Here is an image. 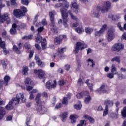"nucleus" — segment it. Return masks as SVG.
Here are the masks:
<instances>
[{"label":"nucleus","mask_w":126,"mask_h":126,"mask_svg":"<svg viewBox=\"0 0 126 126\" xmlns=\"http://www.w3.org/2000/svg\"><path fill=\"white\" fill-rule=\"evenodd\" d=\"M59 1H64V4H62L61 3H58L56 4L55 7H61L63 6L64 8H61L60 9V11L62 13V18L63 19V25L65 27H67V17H68V15L66 11H67V8L69 7V3L67 2L66 0H58Z\"/></svg>","instance_id":"1"},{"label":"nucleus","mask_w":126,"mask_h":126,"mask_svg":"<svg viewBox=\"0 0 126 126\" xmlns=\"http://www.w3.org/2000/svg\"><path fill=\"white\" fill-rule=\"evenodd\" d=\"M104 4H105V6H103L102 8L100 6H97L96 9L93 12L92 15L94 17H96L98 18L99 16H100V14H99V11L101 10L102 13H104L105 11H107L108 9H110L111 7V2L110 1L105 2Z\"/></svg>","instance_id":"2"},{"label":"nucleus","mask_w":126,"mask_h":126,"mask_svg":"<svg viewBox=\"0 0 126 126\" xmlns=\"http://www.w3.org/2000/svg\"><path fill=\"white\" fill-rule=\"evenodd\" d=\"M43 30H44V27H40L38 28L37 31L38 32L37 34V36H35V42L37 43H41L42 49V50H45L47 47V40L45 38H43L42 41V36L40 35V33L43 32Z\"/></svg>","instance_id":"3"},{"label":"nucleus","mask_w":126,"mask_h":126,"mask_svg":"<svg viewBox=\"0 0 126 126\" xmlns=\"http://www.w3.org/2000/svg\"><path fill=\"white\" fill-rule=\"evenodd\" d=\"M41 93H39L36 95V98L35 99L36 101V111L39 112L40 114L41 115H44L46 112H47V109L45 107H43L42 106V101H41Z\"/></svg>","instance_id":"4"},{"label":"nucleus","mask_w":126,"mask_h":126,"mask_svg":"<svg viewBox=\"0 0 126 126\" xmlns=\"http://www.w3.org/2000/svg\"><path fill=\"white\" fill-rule=\"evenodd\" d=\"M86 48H87V45L85 44L84 41L77 42L74 50V54H77L79 52V50L82 51V50Z\"/></svg>","instance_id":"5"},{"label":"nucleus","mask_w":126,"mask_h":126,"mask_svg":"<svg viewBox=\"0 0 126 126\" xmlns=\"http://www.w3.org/2000/svg\"><path fill=\"white\" fill-rule=\"evenodd\" d=\"M20 99L22 100V103H25L26 101V98L24 97V95L23 93H19L16 95V98H14L12 99V104H15V105H17V104H19V102H20Z\"/></svg>","instance_id":"6"},{"label":"nucleus","mask_w":126,"mask_h":126,"mask_svg":"<svg viewBox=\"0 0 126 126\" xmlns=\"http://www.w3.org/2000/svg\"><path fill=\"white\" fill-rule=\"evenodd\" d=\"M67 36L66 35H60L56 37L54 39L55 45H61V43L63 42V40H66Z\"/></svg>","instance_id":"7"},{"label":"nucleus","mask_w":126,"mask_h":126,"mask_svg":"<svg viewBox=\"0 0 126 126\" xmlns=\"http://www.w3.org/2000/svg\"><path fill=\"white\" fill-rule=\"evenodd\" d=\"M124 46L121 43L114 44L112 47V51L113 52H120L122 50H124Z\"/></svg>","instance_id":"8"},{"label":"nucleus","mask_w":126,"mask_h":126,"mask_svg":"<svg viewBox=\"0 0 126 126\" xmlns=\"http://www.w3.org/2000/svg\"><path fill=\"white\" fill-rule=\"evenodd\" d=\"M7 24L8 23H10V19H9V17H8V14L7 13H5L3 14L2 15H1V14L0 13V22L1 23H3L4 21H6V20H7Z\"/></svg>","instance_id":"9"},{"label":"nucleus","mask_w":126,"mask_h":126,"mask_svg":"<svg viewBox=\"0 0 126 126\" xmlns=\"http://www.w3.org/2000/svg\"><path fill=\"white\" fill-rule=\"evenodd\" d=\"M46 86L47 89L56 88V87H57V80H54L53 83L51 80L47 81L46 83Z\"/></svg>","instance_id":"10"},{"label":"nucleus","mask_w":126,"mask_h":126,"mask_svg":"<svg viewBox=\"0 0 126 126\" xmlns=\"http://www.w3.org/2000/svg\"><path fill=\"white\" fill-rule=\"evenodd\" d=\"M34 73L36 74H38V77L40 79H45V71H43L42 69L39 70H34Z\"/></svg>","instance_id":"11"},{"label":"nucleus","mask_w":126,"mask_h":126,"mask_svg":"<svg viewBox=\"0 0 126 126\" xmlns=\"http://www.w3.org/2000/svg\"><path fill=\"white\" fill-rule=\"evenodd\" d=\"M13 15L16 18H20L24 16V13L20 9H15L13 11Z\"/></svg>","instance_id":"12"},{"label":"nucleus","mask_w":126,"mask_h":126,"mask_svg":"<svg viewBox=\"0 0 126 126\" xmlns=\"http://www.w3.org/2000/svg\"><path fill=\"white\" fill-rule=\"evenodd\" d=\"M18 47L16 45H14L13 46V50L14 51L16 54H18V55L20 54L21 51L20 50L22 49V47H23V43H19L18 44Z\"/></svg>","instance_id":"13"},{"label":"nucleus","mask_w":126,"mask_h":126,"mask_svg":"<svg viewBox=\"0 0 126 126\" xmlns=\"http://www.w3.org/2000/svg\"><path fill=\"white\" fill-rule=\"evenodd\" d=\"M105 30H107V25H104L98 32H96L94 33L95 37H100V36L105 32Z\"/></svg>","instance_id":"14"},{"label":"nucleus","mask_w":126,"mask_h":126,"mask_svg":"<svg viewBox=\"0 0 126 126\" xmlns=\"http://www.w3.org/2000/svg\"><path fill=\"white\" fill-rule=\"evenodd\" d=\"M19 27V26H17L15 23L12 24V28L10 30V32L11 35H15V34H16V28H17L18 30H20V28Z\"/></svg>","instance_id":"15"},{"label":"nucleus","mask_w":126,"mask_h":126,"mask_svg":"<svg viewBox=\"0 0 126 126\" xmlns=\"http://www.w3.org/2000/svg\"><path fill=\"white\" fill-rule=\"evenodd\" d=\"M55 11H52L49 12L50 19L51 22V26H52V27H54L55 26V16L54 15L55 14Z\"/></svg>","instance_id":"16"},{"label":"nucleus","mask_w":126,"mask_h":126,"mask_svg":"<svg viewBox=\"0 0 126 126\" xmlns=\"http://www.w3.org/2000/svg\"><path fill=\"white\" fill-rule=\"evenodd\" d=\"M104 104L105 106V108L109 109V108H111V107H113L114 106V101L110 100V99H107L104 100Z\"/></svg>","instance_id":"17"},{"label":"nucleus","mask_w":126,"mask_h":126,"mask_svg":"<svg viewBox=\"0 0 126 126\" xmlns=\"http://www.w3.org/2000/svg\"><path fill=\"white\" fill-rule=\"evenodd\" d=\"M114 39V30H109L107 32V40L108 42H111Z\"/></svg>","instance_id":"18"},{"label":"nucleus","mask_w":126,"mask_h":126,"mask_svg":"<svg viewBox=\"0 0 126 126\" xmlns=\"http://www.w3.org/2000/svg\"><path fill=\"white\" fill-rule=\"evenodd\" d=\"M24 83L26 86H28L29 84H30V85H34V83L32 81V80H31L30 78H26L25 80Z\"/></svg>","instance_id":"19"},{"label":"nucleus","mask_w":126,"mask_h":126,"mask_svg":"<svg viewBox=\"0 0 126 126\" xmlns=\"http://www.w3.org/2000/svg\"><path fill=\"white\" fill-rule=\"evenodd\" d=\"M0 63L4 69H7V64L9 63V62L7 60H1Z\"/></svg>","instance_id":"20"},{"label":"nucleus","mask_w":126,"mask_h":126,"mask_svg":"<svg viewBox=\"0 0 126 126\" xmlns=\"http://www.w3.org/2000/svg\"><path fill=\"white\" fill-rule=\"evenodd\" d=\"M70 119L71 120V122L72 124H74L76 122V119H78V116L76 115H71L70 116Z\"/></svg>","instance_id":"21"},{"label":"nucleus","mask_w":126,"mask_h":126,"mask_svg":"<svg viewBox=\"0 0 126 126\" xmlns=\"http://www.w3.org/2000/svg\"><path fill=\"white\" fill-rule=\"evenodd\" d=\"M5 115V110H4V108L2 107H0V120H1L4 115Z\"/></svg>","instance_id":"22"},{"label":"nucleus","mask_w":126,"mask_h":126,"mask_svg":"<svg viewBox=\"0 0 126 126\" xmlns=\"http://www.w3.org/2000/svg\"><path fill=\"white\" fill-rule=\"evenodd\" d=\"M68 115V113L67 112H64L62 113V114L61 115L62 119V122H65L66 120V118H67V116Z\"/></svg>","instance_id":"23"},{"label":"nucleus","mask_w":126,"mask_h":126,"mask_svg":"<svg viewBox=\"0 0 126 126\" xmlns=\"http://www.w3.org/2000/svg\"><path fill=\"white\" fill-rule=\"evenodd\" d=\"M111 72L114 73V74H118V71H117V67H116V65L112 64L111 66Z\"/></svg>","instance_id":"24"},{"label":"nucleus","mask_w":126,"mask_h":126,"mask_svg":"<svg viewBox=\"0 0 126 126\" xmlns=\"http://www.w3.org/2000/svg\"><path fill=\"white\" fill-rule=\"evenodd\" d=\"M65 48H58V53L59 57H60V58H62L63 57V50H65Z\"/></svg>","instance_id":"25"},{"label":"nucleus","mask_w":126,"mask_h":126,"mask_svg":"<svg viewBox=\"0 0 126 126\" xmlns=\"http://www.w3.org/2000/svg\"><path fill=\"white\" fill-rule=\"evenodd\" d=\"M108 18H111V19H112V20H117V19H119V18H121V17L120 16H114L111 14H110L108 15Z\"/></svg>","instance_id":"26"},{"label":"nucleus","mask_w":126,"mask_h":126,"mask_svg":"<svg viewBox=\"0 0 126 126\" xmlns=\"http://www.w3.org/2000/svg\"><path fill=\"white\" fill-rule=\"evenodd\" d=\"M111 62H117L118 63H120L121 58L119 56L115 57L111 60Z\"/></svg>","instance_id":"27"},{"label":"nucleus","mask_w":126,"mask_h":126,"mask_svg":"<svg viewBox=\"0 0 126 126\" xmlns=\"http://www.w3.org/2000/svg\"><path fill=\"white\" fill-rule=\"evenodd\" d=\"M117 27H118V28H119L121 31H125V30H126V24H124V28H123L122 27V25H121V23H119L117 24Z\"/></svg>","instance_id":"28"},{"label":"nucleus","mask_w":126,"mask_h":126,"mask_svg":"<svg viewBox=\"0 0 126 126\" xmlns=\"http://www.w3.org/2000/svg\"><path fill=\"white\" fill-rule=\"evenodd\" d=\"M9 80H10V77L9 76L6 75L4 77V81L5 83V86L8 85V82H9Z\"/></svg>","instance_id":"29"},{"label":"nucleus","mask_w":126,"mask_h":126,"mask_svg":"<svg viewBox=\"0 0 126 126\" xmlns=\"http://www.w3.org/2000/svg\"><path fill=\"white\" fill-rule=\"evenodd\" d=\"M87 63H88V65H89V64H90V66H92V67H93V66L95 65V62L91 59H89L88 60Z\"/></svg>","instance_id":"30"},{"label":"nucleus","mask_w":126,"mask_h":126,"mask_svg":"<svg viewBox=\"0 0 126 126\" xmlns=\"http://www.w3.org/2000/svg\"><path fill=\"white\" fill-rule=\"evenodd\" d=\"M84 118L85 119H87V120H88L90 122V123H93L94 122V119L89 116L84 115Z\"/></svg>","instance_id":"31"},{"label":"nucleus","mask_w":126,"mask_h":126,"mask_svg":"<svg viewBox=\"0 0 126 126\" xmlns=\"http://www.w3.org/2000/svg\"><path fill=\"white\" fill-rule=\"evenodd\" d=\"M12 102L10 101L9 103L6 106V109L7 110H11L13 109V106L12 105Z\"/></svg>","instance_id":"32"},{"label":"nucleus","mask_w":126,"mask_h":126,"mask_svg":"<svg viewBox=\"0 0 126 126\" xmlns=\"http://www.w3.org/2000/svg\"><path fill=\"white\" fill-rule=\"evenodd\" d=\"M67 13L69 14V15H70L71 18L73 19V20H75V21H78V19L77 18H76V17L74 16L73 14H72L71 13V11L69 10L68 11Z\"/></svg>","instance_id":"33"},{"label":"nucleus","mask_w":126,"mask_h":126,"mask_svg":"<svg viewBox=\"0 0 126 126\" xmlns=\"http://www.w3.org/2000/svg\"><path fill=\"white\" fill-rule=\"evenodd\" d=\"M85 32L87 34H91L92 32H93V29H91L90 28H86L85 29Z\"/></svg>","instance_id":"34"},{"label":"nucleus","mask_w":126,"mask_h":126,"mask_svg":"<svg viewBox=\"0 0 126 126\" xmlns=\"http://www.w3.org/2000/svg\"><path fill=\"white\" fill-rule=\"evenodd\" d=\"M75 31L77 33H82L84 31V29H83V28L82 27H78L76 28Z\"/></svg>","instance_id":"35"},{"label":"nucleus","mask_w":126,"mask_h":126,"mask_svg":"<svg viewBox=\"0 0 126 126\" xmlns=\"http://www.w3.org/2000/svg\"><path fill=\"white\" fill-rule=\"evenodd\" d=\"M121 114L122 117H124V118H126V106L124 107L123 109L121 111Z\"/></svg>","instance_id":"36"},{"label":"nucleus","mask_w":126,"mask_h":126,"mask_svg":"<svg viewBox=\"0 0 126 126\" xmlns=\"http://www.w3.org/2000/svg\"><path fill=\"white\" fill-rule=\"evenodd\" d=\"M91 101V97L90 96H88L85 98L84 102L85 104H89Z\"/></svg>","instance_id":"37"},{"label":"nucleus","mask_w":126,"mask_h":126,"mask_svg":"<svg viewBox=\"0 0 126 126\" xmlns=\"http://www.w3.org/2000/svg\"><path fill=\"white\" fill-rule=\"evenodd\" d=\"M0 48H5V42L2 41L1 37H0Z\"/></svg>","instance_id":"38"},{"label":"nucleus","mask_w":126,"mask_h":126,"mask_svg":"<svg viewBox=\"0 0 126 126\" xmlns=\"http://www.w3.org/2000/svg\"><path fill=\"white\" fill-rule=\"evenodd\" d=\"M23 40H32V35H25L22 37Z\"/></svg>","instance_id":"39"},{"label":"nucleus","mask_w":126,"mask_h":126,"mask_svg":"<svg viewBox=\"0 0 126 126\" xmlns=\"http://www.w3.org/2000/svg\"><path fill=\"white\" fill-rule=\"evenodd\" d=\"M105 88V85H102L99 88V91L101 93H107V91L104 90Z\"/></svg>","instance_id":"40"},{"label":"nucleus","mask_w":126,"mask_h":126,"mask_svg":"<svg viewBox=\"0 0 126 126\" xmlns=\"http://www.w3.org/2000/svg\"><path fill=\"white\" fill-rule=\"evenodd\" d=\"M71 5L73 8L75 9H78V5L77 4V3L76 2H71Z\"/></svg>","instance_id":"41"},{"label":"nucleus","mask_w":126,"mask_h":126,"mask_svg":"<svg viewBox=\"0 0 126 126\" xmlns=\"http://www.w3.org/2000/svg\"><path fill=\"white\" fill-rule=\"evenodd\" d=\"M21 2L24 5H28L29 4V1L28 0H21Z\"/></svg>","instance_id":"42"},{"label":"nucleus","mask_w":126,"mask_h":126,"mask_svg":"<svg viewBox=\"0 0 126 126\" xmlns=\"http://www.w3.org/2000/svg\"><path fill=\"white\" fill-rule=\"evenodd\" d=\"M115 74L114 73H109L107 74L106 76L108 78H110V79H112V78H114V76Z\"/></svg>","instance_id":"43"},{"label":"nucleus","mask_w":126,"mask_h":126,"mask_svg":"<svg viewBox=\"0 0 126 126\" xmlns=\"http://www.w3.org/2000/svg\"><path fill=\"white\" fill-rule=\"evenodd\" d=\"M27 71H28V67H23V72L24 75H26V74L27 73Z\"/></svg>","instance_id":"44"},{"label":"nucleus","mask_w":126,"mask_h":126,"mask_svg":"<svg viewBox=\"0 0 126 126\" xmlns=\"http://www.w3.org/2000/svg\"><path fill=\"white\" fill-rule=\"evenodd\" d=\"M77 84L79 85V86H82V85H83L84 83L83 81H82V79H81L80 78H79L77 82Z\"/></svg>","instance_id":"45"},{"label":"nucleus","mask_w":126,"mask_h":126,"mask_svg":"<svg viewBox=\"0 0 126 126\" xmlns=\"http://www.w3.org/2000/svg\"><path fill=\"white\" fill-rule=\"evenodd\" d=\"M63 105H67L68 104V101L67 100V97H64L63 101H62Z\"/></svg>","instance_id":"46"},{"label":"nucleus","mask_w":126,"mask_h":126,"mask_svg":"<svg viewBox=\"0 0 126 126\" xmlns=\"http://www.w3.org/2000/svg\"><path fill=\"white\" fill-rule=\"evenodd\" d=\"M74 107L76 110H80V109H81V107H82V105H81V103H79L78 105H74Z\"/></svg>","instance_id":"47"},{"label":"nucleus","mask_w":126,"mask_h":126,"mask_svg":"<svg viewBox=\"0 0 126 126\" xmlns=\"http://www.w3.org/2000/svg\"><path fill=\"white\" fill-rule=\"evenodd\" d=\"M109 113V108H106L105 107V110L103 111V116H107Z\"/></svg>","instance_id":"48"},{"label":"nucleus","mask_w":126,"mask_h":126,"mask_svg":"<svg viewBox=\"0 0 126 126\" xmlns=\"http://www.w3.org/2000/svg\"><path fill=\"white\" fill-rule=\"evenodd\" d=\"M21 9L22 10L23 13H26V12L28 11L27 8L23 6H21Z\"/></svg>","instance_id":"49"},{"label":"nucleus","mask_w":126,"mask_h":126,"mask_svg":"<svg viewBox=\"0 0 126 126\" xmlns=\"http://www.w3.org/2000/svg\"><path fill=\"white\" fill-rule=\"evenodd\" d=\"M24 46L25 48V49H28V50H29L30 49H31V46H30V44L26 43L24 44Z\"/></svg>","instance_id":"50"},{"label":"nucleus","mask_w":126,"mask_h":126,"mask_svg":"<svg viewBox=\"0 0 126 126\" xmlns=\"http://www.w3.org/2000/svg\"><path fill=\"white\" fill-rule=\"evenodd\" d=\"M76 97L78 99H81V98L83 97V94H82V92L77 94L76 95Z\"/></svg>","instance_id":"51"},{"label":"nucleus","mask_w":126,"mask_h":126,"mask_svg":"<svg viewBox=\"0 0 126 126\" xmlns=\"http://www.w3.org/2000/svg\"><path fill=\"white\" fill-rule=\"evenodd\" d=\"M116 117H117V114L114 113H112L109 115V117L112 118V119H114V118H116Z\"/></svg>","instance_id":"52"},{"label":"nucleus","mask_w":126,"mask_h":126,"mask_svg":"<svg viewBox=\"0 0 126 126\" xmlns=\"http://www.w3.org/2000/svg\"><path fill=\"white\" fill-rule=\"evenodd\" d=\"M18 26H19L18 28H20V29H22V28H25V27H26V24L24 23H21L20 25Z\"/></svg>","instance_id":"53"},{"label":"nucleus","mask_w":126,"mask_h":126,"mask_svg":"<svg viewBox=\"0 0 126 126\" xmlns=\"http://www.w3.org/2000/svg\"><path fill=\"white\" fill-rule=\"evenodd\" d=\"M88 86L90 90V91H93V84H88Z\"/></svg>","instance_id":"54"},{"label":"nucleus","mask_w":126,"mask_h":126,"mask_svg":"<svg viewBox=\"0 0 126 126\" xmlns=\"http://www.w3.org/2000/svg\"><path fill=\"white\" fill-rule=\"evenodd\" d=\"M83 96H88L89 95V92L86 91L85 92H82Z\"/></svg>","instance_id":"55"},{"label":"nucleus","mask_w":126,"mask_h":126,"mask_svg":"<svg viewBox=\"0 0 126 126\" xmlns=\"http://www.w3.org/2000/svg\"><path fill=\"white\" fill-rule=\"evenodd\" d=\"M3 50V53L5 56L8 54V50H6V48L5 47L1 48Z\"/></svg>","instance_id":"56"},{"label":"nucleus","mask_w":126,"mask_h":126,"mask_svg":"<svg viewBox=\"0 0 126 126\" xmlns=\"http://www.w3.org/2000/svg\"><path fill=\"white\" fill-rule=\"evenodd\" d=\"M2 36L3 37V38H6V37H7V32H6V31H4L2 33Z\"/></svg>","instance_id":"57"},{"label":"nucleus","mask_w":126,"mask_h":126,"mask_svg":"<svg viewBox=\"0 0 126 126\" xmlns=\"http://www.w3.org/2000/svg\"><path fill=\"white\" fill-rule=\"evenodd\" d=\"M79 22L71 24V26L72 27H77L79 25Z\"/></svg>","instance_id":"58"},{"label":"nucleus","mask_w":126,"mask_h":126,"mask_svg":"<svg viewBox=\"0 0 126 126\" xmlns=\"http://www.w3.org/2000/svg\"><path fill=\"white\" fill-rule=\"evenodd\" d=\"M42 25H44V26L47 25V24H48V23L47 22V20H46V19L42 20Z\"/></svg>","instance_id":"59"},{"label":"nucleus","mask_w":126,"mask_h":126,"mask_svg":"<svg viewBox=\"0 0 126 126\" xmlns=\"http://www.w3.org/2000/svg\"><path fill=\"white\" fill-rule=\"evenodd\" d=\"M33 55H34V51L32 50L30 52L29 58L31 59L33 57Z\"/></svg>","instance_id":"60"},{"label":"nucleus","mask_w":126,"mask_h":126,"mask_svg":"<svg viewBox=\"0 0 126 126\" xmlns=\"http://www.w3.org/2000/svg\"><path fill=\"white\" fill-rule=\"evenodd\" d=\"M35 47L38 51H40V50H41V47L40 46V45H39V44L36 43L35 44Z\"/></svg>","instance_id":"61"},{"label":"nucleus","mask_w":126,"mask_h":126,"mask_svg":"<svg viewBox=\"0 0 126 126\" xmlns=\"http://www.w3.org/2000/svg\"><path fill=\"white\" fill-rule=\"evenodd\" d=\"M38 65H39V66H41V67H42V66H43V65L42 64V62H41L40 60H38V61L36 62Z\"/></svg>","instance_id":"62"},{"label":"nucleus","mask_w":126,"mask_h":126,"mask_svg":"<svg viewBox=\"0 0 126 126\" xmlns=\"http://www.w3.org/2000/svg\"><path fill=\"white\" fill-rule=\"evenodd\" d=\"M59 85L61 86H63V85H64V81L62 80H60L59 81Z\"/></svg>","instance_id":"63"},{"label":"nucleus","mask_w":126,"mask_h":126,"mask_svg":"<svg viewBox=\"0 0 126 126\" xmlns=\"http://www.w3.org/2000/svg\"><path fill=\"white\" fill-rule=\"evenodd\" d=\"M7 121H11L12 120V116L9 115L6 118Z\"/></svg>","instance_id":"64"}]
</instances>
